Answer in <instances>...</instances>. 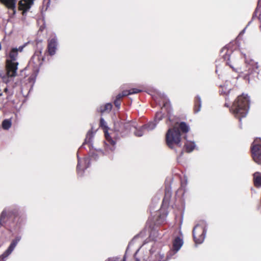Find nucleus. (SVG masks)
Returning <instances> with one entry per match:
<instances>
[{"label":"nucleus","mask_w":261,"mask_h":261,"mask_svg":"<svg viewBox=\"0 0 261 261\" xmlns=\"http://www.w3.org/2000/svg\"><path fill=\"white\" fill-rule=\"evenodd\" d=\"M185 139H187V137H186V136H185Z\"/></svg>","instance_id":"51"},{"label":"nucleus","mask_w":261,"mask_h":261,"mask_svg":"<svg viewBox=\"0 0 261 261\" xmlns=\"http://www.w3.org/2000/svg\"><path fill=\"white\" fill-rule=\"evenodd\" d=\"M245 29H244L242 31V33H244V32H245Z\"/></svg>","instance_id":"43"},{"label":"nucleus","mask_w":261,"mask_h":261,"mask_svg":"<svg viewBox=\"0 0 261 261\" xmlns=\"http://www.w3.org/2000/svg\"><path fill=\"white\" fill-rule=\"evenodd\" d=\"M6 68H7L6 67ZM13 76H9L8 74V69H7V75L6 76H4L2 77V79H3V81L7 84L9 82L10 80H9V78L10 77H12Z\"/></svg>","instance_id":"32"},{"label":"nucleus","mask_w":261,"mask_h":261,"mask_svg":"<svg viewBox=\"0 0 261 261\" xmlns=\"http://www.w3.org/2000/svg\"><path fill=\"white\" fill-rule=\"evenodd\" d=\"M167 214H163L162 215H160L158 216V219H156V223L158 224H160L164 222L165 220V218L167 216Z\"/></svg>","instance_id":"28"},{"label":"nucleus","mask_w":261,"mask_h":261,"mask_svg":"<svg viewBox=\"0 0 261 261\" xmlns=\"http://www.w3.org/2000/svg\"><path fill=\"white\" fill-rule=\"evenodd\" d=\"M183 245L182 239L179 237L175 238L173 242V248L170 250L167 255V258H171L172 256L176 253Z\"/></svg>","instance_id":"11"},{"label":"nucleus","mask_w":261,"mask_h":261,"mask_svg":"<svg viewBox=\"0 0 261 261\" xmlns=\"http://www.w3.org/2000/svg\"><path fill=\"white\" fill-rule=\"evenodd\" d=\"M184 146L187 152H191L194 149V148L196 147V145L194 142L187 141L185 143Z\"/></svg>","instance_id":"23"},{"label":"nucleus","mask_w":261,"mask_h":261,"mask_svg":"<svg viewBox=\"0 0 261 261\" xmlns=\"http://www.w3.org/2000/svg\"><path fill=\"white\" fill-rule=\"evenodd\" d=\"M260 141V139H255L251 147L252 158L258 164H261V145L259 144Z\"/></svg>","instance_id":"7"},{"label":"nucleus","mask_w":261,"mask_h":261,"mask_svg":"<svg viewBox=\"0 0 261 261\" xmlns=\"http://www.w3.org/2000/svg\"><path fill=\"white\" fill-rule=\"evenodd\" d=\"M58 45L57 38L55 35L53 36L48 40L47 49L50 55L55 54Z\"/></svg>","instance_id":"14"},{"label":"nucleus","mask_w":261,"mask_h":261,"mask_svg":"<svg viewBox=\"0 0 261 261\" xmlns=\"http://www.w3.org/2000/svg\"><path fill=\"white\" fill-rule=\"evenodd\" d=\"M162 236V234L159 233L158 230L153 229L150 232L149 238L153 241H156L158 238H161Z\"/></svg>","instance_id":"24"},{"label":"nucleus","mask_w":261,"mask_h":261,"mask_svg":"<svg viewBox=\"0 0 261 261\" xmlns=\"http://www.w3.org/2000/svg\"><path fill=\"white\" fill-rule=\"evenodd\" d=\"M178 127L174 126L172 128H169L166 135V143L171 149L176 151V148H181V134L179 129L183 133H187L189 131V126L185 122H180Z\"/></svg>","instance_id":"1"},{"label":"nucleus","mask_w":261,"mask_h":261,"mask_svg":"<svg viewBox=\"0 0 261 261\" xmlns=\"http://www.w3.org/2000/svg\"><path fill=\"white\" fill-rule=\"evenodd\" d=\"M26 44H24L20 46L18 48H17V52L18 53V51L22 52L24 47L25 46Z\"/></svg>","instance_id":"35"},{"label":"nucleus","mask_w":261,"mask_h":261,"mask_svg":"<svg viewBox=\"0 0 261 261\" xmlns=\"http://www.w3.org/2000/svg\"><path fill=\"white\" fill-rule=\"evenodd\" d=\"M137 124H136V127L134 128L135 130L134 132V134L137 137H141L145 133L146 130L143 128V126H141L139 128H136Z\"/></svg>","instance_id":"25"},{"label":"nucleus","mask_w":261,"mask_h":261,"mask_svg":"<svg viewBox=\"0 0 261 261\" xmlns=\"http://www.w3.org/2000/svg\"><path fill=\"white\" fill-rule=\"evenodd\" d=\"M2 95V93H0V96H1Z\"/></svg>","instance_id":"47"},{"label":"nucleus","mask_w":261,"mask_h":261,"mask_svg":"<svg viewBox=\"0 0 261 261\" xmlns=\"http://www.w3.org/2000/svg\"><path fill=\"white\" fill-rule=\"evenodd\" d=\"M249 101L248 95L243 94L237 97L230 109L235 117L239 119L240 122L242 118L246 116L248 112Z\"/></svg>","instance_id":"2"},{"label":"nucleus","mask_w":261,"mask_h":261,"mask_svg":"<svg viewBox=\"0 0 261 261\" xmlns=\"http://www.w3.org/2000/svg\"><path fill=\"white\" fill-rule=\"evenodd\" d=\"M90 155H91V156L93 158L94 160H96L97 159V154L94 152H90Z\"/></svg>","instance_id":"38"},{"label":"nucleus","mask_w":261,"mask_h":261,"mask_svg":"<svg viewBox=\"0 0 261 261\" xmlns=\"http://www.w3.org/2000/svg\"><path fill=\"white\" fill-rule=\"evenodd\" d=\"M129 91H130V95H131V94L138 93L140 92L141 91V90L140 89H137V88H132L129 90Z\"/></svg>","instance_id":"33"},{"label":"nucleus","mask_w":261,"mask_h":261,"mask_svg":"<svg viewBox=\"0 0 261 261\" xmlns=\"http://www.w3.org/2000/svg\"><path fill=\"white\" fill-rule=\"evenodd\" d=\"M21 239V236H16L14 239L12 240L7 249L1 255L0 257L3 261H5V259L11 254L17 244L20 241Z\"/></svg>","instance_id":"10"},{"label":"nucleus","mask_w":261,"mask_h":261,"mask_svg":"<svg viewBox=\"0 0 261 261\" xmlns=\"http://www.w3.org/2000/svg\"><path fill=\"white\" fill-rule=\"evenodd\" d=\"M206 233V224L204 221H201L197 224L193 230V236L196 244L202 243Z\"/></svg>","instance_id":"4"},{"label":"nucleus","mask_w":261,"mask_h":261,"mask_svg":"<svg viewBox=\"0 0 261 261\" xmlns=\"http://www.w3.org/2000/svg\"><path fill=\"white\" fill-rule=\"evenodd\" d=\"M157 101L160 105H163V107H162V110L167 111V116L168 117V121L171 122L172 108L169 99L166 96L163 95L161 97V100H158Z\"/></svg>","instance_id":"9"},{"label":"nucleus","mask_w":261,"mask_h":261,"mask_svg":"<svg viewBox=\"0 0 261 261\" xmlns=\"http://www.w3.org/2000/svg\"><path fill=\"white\" fill-rule=\"evenodd\" d=\"M114 105L116 107L119 109L120 107V100L119 99H115L114 101Z\"/></svg>","instance_id":"34"},{"label":"nucleus","mask_w":261,"mask_h":261,"mask_svg":"<svg viewBox=\"0 0 261 261\" xmlns=\"http://www.w3.org/2000/svg\"><path fill=\"white\" fill-rule=\"evenodd\" d=\"M34 0H21L18 3V8L22 10V14L24 15L29 10L34 3Z\"/></svg>","instance_id":"16"},{"label":"nucleus","mask_w":261,"mask_h":261,"mask_svg":"<svg viewBox=\"0 0 261 261\" xmlns=\"http://www.w3.org/2000/svg\"><path fill=\"white\" fill-rule=\"evenodd\" d=\"M100 126L104 129L105 137L108 142V144H106V149L107 150L110 149L113 151L115 149V142L110 137L109 134L108 133V126L107 122L105 121L103 118H101L100 119Z\"/></svg>","instance_id":"8"},{"label":"nucleus","mask_w":261,"mask_h":261,"mask_svg":"<svg viewBox=\"0 0 261 261\" xmlns=\"http://www.w3.org/2000/svg\"><path fill=\"white\" fill-rule=\"evenodd\" d=\"M244 58L245 63L248 66L249 70H251V72H255L258 73V65L257 62H255L252 59L247 58L245 55H244Z\"/></svg>","instance_id":"17"},{"label":"nucleus","mask_w":261,"mask_h":261,"mask_svg":"<svg viewBox=\"0 0 261 261\" xmlns=\"http://www.w3.org/2000/svg\"><path fill=\"white\" fill-rule=\"evenodd\" d=\"M125 260H126V258H125V256L124 255L123 259H121L120 258H118V257H111V258H109L106 261H125Z\"/></svg>","instance_id":"31"},{"label":"nucleus","mask_w":261,"mask_h":261,"mask_svg":"<svg viewBox=\"0 0 261 261\" xmlns=\"http://www.w3.org/2000/svg\"><path fill=\"white\" fill-rule=\"evenodd\" d=\"M152 246V248H151L149 250V252H150L149 256L145 255L141 258H138L136 256L137 253V252H136L135 254V257L136 261H156L157 257L156 256V255L153 254L154 252V242L153 243Z\"/></svg>","instance_id":"15"},{"label":"nucleus","mask_w":261,"mask_h":261,"mask_svg":"<svg viewBox=\"0 0 261 261\" xmlns=\"http://www.w3.org/2000/svg\"><path fill=\"white\" fill-rule=\"evenodd\" d=\"M163 115L162 112H157L155 114L154 122L155 123H158L160 120L162 119Z\"/></svg>","instance_id":"29"},{"label":"nucleus","mask_w":261,"mask_h":261,"mask_svg":"<svg viewBox=\"0 0 261 261\" xmlns=\"http://www.w3.org/2000/svg\"><path fill=\"white\" fill-rule=\"evenodd\" d=\"M225 106L226 107H229V105L227 102H226L225 103Z\"/></svg>","instance_id":"40"},{"label":"nucleus","mask_w":261,"mask_h":261,"mask_svg":"<svg viewBox=\"0 0 261 261\" xmlns=\"http://www.w3.org/2000/svg\"><path fill=\"white\" fill-rule=\"evenodd\" d=\"M99 153H102V151H101V150H99Z\"/></svg>","instance_id":"44"},{"label":"nucleus","mask_w":261,"mask_h":261,"mask_svg":"<svg viewBox=\"0 0 261 261\" xmlns=\"http://www.w3.org/2000/svg\"><path fill=\"white\" fill-rule=\"evenodd\" d=\"M167 123L168 124V125L169 126H172V125H171V124H168V122H167Z\"/></svg>","instance_id":"45"},{"label":"nucleus","mask_w":261,"mask_h":261,"mask_svg":"<svg viewBox=\"0 0 261 261\" xmlns=\"http://www.w3.org/2000/svg\"><path fill=\"white\" fill-rule=\"evenodd\" d=\"M136 127L135 122H126L117 121L114 123V130L117 133V135L121 137L125 136L128 134L132 128Z\"/></svg>","instance_id":"5"},{"label":"nucleus","mask_w":261,"mask_h":261,"mask_svg":"<svg viewBox=\"0 0 261 261\" xmlns=\"http://www.w3.org/2000/svg\"><path fill=\"white\" fill-rule=\"evenodd\" d=\"M122 94H123V96H127L128 95H130L129 90L123 91L122 92Z\"/></svg>","instance_id":"37"},{"label":"nucleus","mask_w":261,"mask_h":261,"mask_svg":"<svg viewBox=\"0 0 261 261\" xmlns=\"http://www.w3.org/2000/svg\"><path fill=\"white\" fill-rule=\"evenodd\" d=\"M78 163L77 165V171L79 175L82 176L85 169L90 166V159L86 158L83 159H80L77 156Z\"/></svg>","instance_id":"13"},{"label":"nucleus","mask_w":261,"mask_h":261,"mask_svg":"<svg viewBox=\"0 0 261 261\" xmlns=\"http://www.w3.org/2000/svg\"><path fill=\"white\" fill-rule=\"evenodd\" d=\"M225 99H226V100H228V98H227V97H226V98H225Z\"/></svg>","instance_id":"46"},{"label":"nucleus","mask_w":261,"mask_h":261,"mask_svg":"<svg viewBox=\"0 0 261 261\" xmlns=\"http://www.w3.org/2000/svg\"><path fill=\"white\" fill-rule=\"evenodd\" d=\"M222 53H224L223 55V58L226 61V64L229 65L233 71L238 72L239 68L238 67L234 68L233 65L237 66L238 64V60H236L234 56H231L230 54L232 53L231 50H229L227 47H224L222 49Z\"/></svg>","instance_id":"6"},{"label":"nucleus","mask_w":261,"mask_h":261,"mask_svg":"<svg viewBox=\"0 0 261 261\" xmlns=\"http://www.w3.org/2000/svg\"><path fill=\"white\" fill-rule=\"evenodd\" d=\"M261 2V0H259L258 1V3H260Z\"/></svg>","instance_id":"50"},{"label":"nucleus","mask_w":261,"mask_h":261,"mask_svg":"<svg viewBox=\"0 0 261 261\" xmlns=\"http://www.w3.org/2000/svg\"><path fill=\"white\" fill-rule=\"evenodd\" d=\"M220 87L221 88V90H220L221 94H227L231 89V83L229 81H226L225 84Z\"/></svg>","instance_id":"19"},{"label":"nucleus","mask_w":261,"mask_h":261,"mask_svg":"<svg viewBox=\"0 0 261 261\" xmlns=\"http://www.w3.org/2000/svg\"><path fill=\"white\" fill-rule=\"evenodd\" d=\"M12 125L11 119H5L2 122V127L5 130H8Z\"/></svg>","instance_id":"27"},{"label":"nucleus","mask_w":261,"mask_h":261,"mask_svg":"<svg viewBox=\"0 0 261 261\" xmlns=\"http://www.w3.org/2000/svg\"><path fill=\"white\" fill-rule=\"evenodd\" d=\"M245 79H247L249 81V77L248 78V77L247 76H245Z\"/></svg>","instance_id":"42"},{"label":"nucleus","mask_w":261,"mask_h":261,"mask_svg":"<svg viewBox=\"0 0 261 261\" xmlns=\"http://www.w3.org/2000/svg\"><path fill=\"white\" fill-rule=\"evenodd\" d=\"M0 2L8 9L13 10L14 13H15L17 0H0Z\"/></svg>","instance_id":"18"},{"label":"nucleus","mask_w":261,"mask_h":261,"mask_svg":"<svg viewBox=\"0 0 261 261\" xmlns=\"http://www.w3.org/2000/svg\"><path fill=\"white\" fill-rule=\"evenodd\" d=\"M18 56L17 48H12L9 53V57L6 61V67L8 69V74L9 76H16L18 69V63L16 62Z\"/></svg>","instance_id":"3"},{"label":"nucleus","mask_w":261,"mask_h":261,"mask_svg":"<svg viewBox=\"0 0 261 261\" xmlns=\"http://www.w3.org/2000/svg\"><path fill=\"white\" fill-rule=\"evenodd\" d=\"M137 237V236H135V237L134 238V239H136Z\"/></svg>","instance_id":"52"},{"label":"nucleus","mask_w":261,"mask_h":261,"mask_svg":"<svg viewBox=\"0 0 261 261\" xmlns=\"http://www.w3.org/2000/svg\"><path fill=\"white\" fill-rule=\"evenodd\" d=\"M165 199H164L163 202H165Z\"/></svg>","instance_id":"49"},{"label":"nucleus","mask_w":261,"mask_h":261,"mask_svg":"<svg viewBox=\"0 0 261 261\" xmlns=\"http://www.w3.org/2000/svg\"><path fill=\"white\" fill-rule=\"evenodd\" d=\"M94 136V133L92 130H89L86 135L84 143L89 144L90 146L92 145V138Z\"/></svg>","instance_id":"22"},{"label":"nucleus","mask_w":261,"mask_h":261,"mask_svg":"<svg viewBox=\"0 0 261 261\" xmlns=\"http://www.w3.org/2000/svg\"><path fill=\"white\" fill-rule=\"evenodd\" d=\"M85 144V143H83V145H82V146H81V147H83V146Z\"/></svg>","instance_id":"48"},{"label":"nucleus","mask_w":261,"mask_h":261,"mask_svg":"<svg viewBox=\"0 0 261 261\" xmlns=\"http://www.w3.org/2000/svg\"><path fill=\"white\" fill-rule=\"evenodd\" d=\"M201 107V99L199 95H197L195 99L194 112L197 113L200 111Z\"/></svg>","instance_id":"21"},{"label":"nucleus","mask_w":261,"mask_h":261,"mask_svg":"<svg viewBox=\"0 0 261 261\" xmlns=\"http://www.w3.org/2000/svg\"><path fill=\"white\" fill-rule=\"evenodd\" d=\"M123 97V94L122 93H119L118 94L117 96H116V99H119L120 100L121 98Z\"/></svg>","instance_id":"39"},{"label":"nucleus","mask_w":261,"mask_h":261,"mask_svg":"<svg viewBox=\"0 0 261 261\" xmlns=\"http://www.w3.org/2000/svg\"><path fill=\"white\" fill-rule=\"evenodd\" d=\"M254 185L256 188L261 187V173L256 172L253 174Z\"/></svg>","instance_id":"20"},{"label":"nucleus","mask_w":261,"mask_h":261,"mask_svg":"<svg viewBox=\"0 0 261 261\" xmlns=\"http://www.w3.org/2000/svg\"><path fill=\"white\" fill-rule=\"evenodd\" d=\"M41 51H36L34 56L29 62V66L33 67L35 69L38 70L39 66L42 64L43 59L41 57Z\"/></svg>","instance_id":"12"},{"label":"nucleus","mask_w":261,"mask_h":261,"mask_svg":"<svg viewBox=\"0 0 261 261\" xmlns=\"http://www.w3.org/2000/svg\"><path fill=\"white\" fill-rule=\"evenodd\" d=\"M156 126V123L154 122H149L146 124L143 125V128L146 132H149L153 130Z\"/></svg>","instance_id":"26"},{"label":"nucleus","mask_w":261,"mask_h":261,"mask_svg":"<svg viewBox=\"0 0 261 261\" xmlns=\"http://www.w3.org/2000/svg\"><path fill=\"white\" fill-rule=\"evenodd\" d=\"M122 94H123V96H127L128 95H130L129 90L123 91L122 92Z\"/></svg>","instance_id":"36"},{"label":"nucleus","mask_w":261,"mask_h":261,"mask_svg":"<svg viewBox=\"0 0 261 261\" xmlns=\"http://www.w3.org/2000/svg\"><path fill=\"white\" fill-rule=\"evenodd\" d=\"M112 108V105L111 103H106L103 109H101L100 111L101 113H103L106 111H110Z\"/></svg>","instance_id":"30"},{"label":"nucleus","mask_w":261,"mask_h":261,"mask_svg":"<svg viewBox=\"0 0 261 261\" xmlns=\"http://www.w3.org/2000/svg\"><path fill=\"white\" fill-rule=\"evenodd\" d=\"M4 91L5 92H7L8 91V88H5V89H4Z\"/></svg>","instance_id":"41"}]
</instances>
